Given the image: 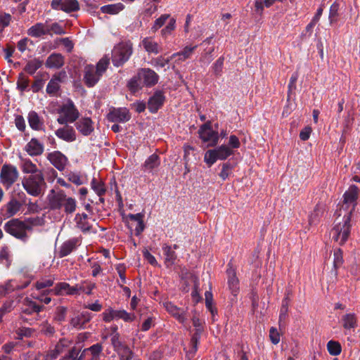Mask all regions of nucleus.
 Masks as SVG:
<instances>
[{
  "mask_svg": "<svg viewBox=\"0 0 360 360\" xmlns=\"http://www.w3.org/2000/svg\"><path fill=\"white\" fill-rule=\"evenodd\" d=\"M115 352H117L120 360H131L134 356V352L127 345H124L115 350Z\"/></svg>",
  "mask_w": 360,
  "mask_h": 360,
  "instance_id": "obj_39",
  "label": "nucleus"
},
{
  "mask_svg": "<svg viewBox=\"0 0 360 360\" xmlns=\"http://www.w3.org/2000/svg\"><path fill=\"white\" fill-rule=\"evenodd\" d=\"M110 60L108 57H103L96 64L87 65L84 69V82L88 87H93L99 81L103 74L109 65Z\"/></svg>",
  "mask_w": 360,
  "mask_h": 360,
  "instance_id": "obj_4",
  "label": "nucleus"
},
{
  "mask_svg": "<svg viewBox=\"0 0 360 360\" xmlns=\"http://www.w3.org/2000/svg\"><path fill=\"white\" fill-rule=\"evenodd\" d=\"M27 120L30 127L32 129L39 131L43 129V120L39 116V115L35 111H31L29 112L27 116Z\"/></svg>",
  "mask_w": 360,
  "mask_h": 360,
  "instance_id": "obj_30",
  "label": "nucleus"
},
{
  "mask_svg": "<svg viewBox=\"0 0 360 360\" xmlns=\"http://www.w3.org/2000/svg\"><path fill=\"white\" fill-rule=\"evenodd\" d=\"M269 338L271 342L274 345H277L280 342V334L277 329L272 327L269 331Z\"/></svg>",
  "mask_w": 360,
  "mask_h": 360,
  "instance_id": "obj_64",
  "label": "nucleus"
},
{
  "mask_svg": "<svg viewBox=\"0 0 360 360\" xmlns=\"http://www.w3.org/2000/svg\"><path fill=\"white\" fill-rule=\"evenodd\" d=\"M334 226L330 231L333 240L342 245L348 240L351 231V216L349 212L340 208L336 212Z\"/></svg>",
  "mask_w": 360,
  "mask_h": 360,
  "instance_id": "obj_1",
  "label": "nucleus"
},
{
  "mask_svg": "<svg viewBox=\"0 0 360 360\" xmlns=\"http://www.w3.org/2000/svg\"><path fill=\"white\" fill-rule=\"evenodd\" d=\"M22 311L26 314L39 313L44 309L43 305L37 304L35 302L29 298H25L22 302Z\"/></svg>",
  "mask_w": 360,
  "mask_h": 360,
  "instance_id": "obj_26",
  "label": "nucleus"
},
{
  "mask_svg": "<svg viewBox=\"0 0 360 360\" xmlns=\"http://www.w3.org/2000/svg\"><path fill=\"white\" fill-rule=\"evenodd\" d=\"M47 159L60 171L64 170L68 164V158L60 151H53L49 153Z\"/></svg>",
  "mask_w": 360,
  "mask_h": 360,
  "instance_id": "obj_17",
  "label": "nucleus"
},
{
  "mask_svg": "<svg viewBox=\"0 0 360 360\" xmlns=\"http://www.w3.org/2000/svg\"><path fill=\"white\" fill-rule=\"evenodd\" d=\"M42 62L38 59L30 60L25 65L24 70L30 75H33L41 66Z\"/></svg>",
  "mask_w": 360,
  "mask_h": 360,
  "instance_id": "obj_43",
  "label": "nucleus"
},
{
  "mask_svg": "<svg viewBox=\"0 0 360 360\" xmlns=\"http://www.w3.org/2000/svg\"><path fill=\"white\" fill-rule=\"evenodd\" d=\"M66 77L67 75L65 71H61L55 74L48 83L46 86V93L49 95H55L60 88L59 83L63 82Z\"/></svg>",
  "mask_w": 360,
  "mask_h": 360,
  "instance_id": "obj_19",
  "label": "nucleus"
},
{
  "mask_svg": "<svg viewBox=\"0 0 360 360\" xmlns=\"http://www.w3.org/2000/svg\"><path fill=\"white\" fill-rule=\"evenodd\" d=\"M169 14H163L160 18L155 20L153 29L156 31L159 28H160L166 22V20L169 18Z\"/></svg>",
  "mask_w": 360,
  "mask_h": 360,
  "instance_id": "obj_58",
  "label": "nucleus"
},
{
  "mask_svg": "<svg viewBox=\"0 0 360 360\" xmlns=\"http://www.w3.org/2000/svg\"><path fill=\"white\" fill-rule=\"evenodd\" d=\"M196 47H197L196 46H193V47L186 46L183 49V51L172 54L171 56V58H174L176 56H178L179 60L184 61L191 57V54L193 53V51L195 49Z\"/></svg>",
  "mask_w": 360,
  "mask_h": 360,
  "instance_id": "obj_41",
  "label": "nucleus"
},
{
  "mask_svg": "<svg viewBox=\"0 0 360 360\" xmlns=\"http://www.w3.org/2000/svg\"><path fill=\"white\" fill-rule=\"evenodd\" d=\"M49 34V25L46 23H36L27 30V34L32 37H41Z\"/></svg>",
  "mask_w": 360,
  "mask_h": 360,
  "instance_id": "obj_24",
  "label": "nucleus"
},
{
  "mask_svg": "<svg viewBox=\"0 0 360 360\" xmlns=\"http://www.w3.org/2000/svg\"><path fill=\"white\" fill-rule=\"evenodd\" d=\"M68 309L63 306H59L56 309V314L54 319L58 322H63L65 321Z\"/></svg>",
  "mask_w": 360,
  "mask_h": 360,
  "instance_id": "obj_49",
  "label": "nucleus"
},
{
  "mask_svg": "<svg viewBox=\"0 0 360 360\" xmlns=\"http://www.w3.org/2000/svg\"><path fill=\"white\" fill-rule=\"evenodd\" d=\"M0 263L6 268L11 264V253L8 247H3L0 250Z\"/></svg>",
  "mask_w": 360,
  "mask_h": 360,
  "instance_id": "obj_40",
  "label": "nucleus"
},
{
  "mask_svg": "<svg viewBox=\"0 0 360 360\" xmlns=\"http://www.w3.org/2000/svg\"><path fill=\"white\" fill-rule=\"evenodd\" d=\"M193 325L196 328L194 334L193 335L191 339V349L186 353V357L188 359H191L194 357L197 350L198 345L199 343V340L200 338V335L202 331L201 328V323L198 318L193 316L192 319Z\"/></svg>",
  "mask_w": 360,
  "mask_h": 360,
  "instance_id": "obj_12",
  "label": "nucleus"
},
{
  "mask_svg": "<svg viewBox=\"0 0 360 360\" xmlns=\"http://www.w3.org/2000/svg\"><path fill=\"white\" fill-rule=\"evenodd\" d=\"M41 332L48 336H51L55 333V328L48 322H44L41 324Z\"/></svg>",
  "mask_w": 360,
  "mask_h": 360,
  "instance_id": "obj_60",
  "label": "nucleus"
},
{
  "mask_svg": "<svg viewBox=\"0 0 360 360\" xmlns=\"http://www.w3.org/2000/svg\"><path fill=\"white\" fill-rule=\"evenodd\" d=\"M115 319H120V310L108 308L103 313V320L105 322H110Z\"/></svg>",
  "mask_w": 360,
  "mask_h": 360,
  "instance_id": "obj_44",
  "label": "nucleus"
},
{
  "mask_svg": "<svg viewBox=\"0 0 360 360\" xmlns=\"http://www.w3.org/2000/svg\"><path fill=\"white\" fill-rule=\"evenodd\" d=\"M163 305L165 309L179 322L184 323L186 321V313L184 309L177 307L170 302H164Z\"/></svg>",
  "mask_w": 360,
  "mask_h": 360,
  "instance_id": "obj_20",
  "label": "nucleus"
},
{
  "mask_svg": "<svg viewBox=\"0 0 360 360\" xmlns=\"http://www.w3.org/2000/svg\"><path fill=\"white\" fill-rule=\"evenodd\" d=\"M110 341L115 351L124 345L120 340V334H115V335L110 336Z\"/></svg>",
  "mask_w": 360,
  "mask_h": 360,
  "instance_id": "obj_61",
  "label": "nucleus"
},
{
  "mask_svg": "<svg viewBox=\"0 0 360 360\" xmlns=\"http://www.w3.org/2000/svg\"><path fill=\"white\" fill-rule=\"evenodd\" d=\"M205 296L206 307L210 310L212 315H214V313L217 312V309L213 307V297L212 292L210 291H206Z\"/></svg>",
  "mask_w": 360,
  "mask_h": 360,
  "instance_id": "obj_51",
  "label": "nucleus"
},
{
  "mask_svg": "<svg viewBox=\"0 0 360 360\" xmlns=\"http://www.w3.org/2000/svg\"><path fill=\"white\" fill-rule=\"evenodd\" d=\"M22 185L29 195L34 197L39 196L43 193L46 186L42 172L24 177L22 180Z\"/></svg>",
  "mask_w": 360,
  "mask_h": 360,
  "instance_id": "obj_5",
  "label": "nucleus"
},
{
  "mask_svg": "<svg viewBox=\"0 0 360 360\" xmlns=\"http://www.w3.org/2000/svg\"><path fill=\"white\" fill-rule=\"evenodd\" d=\"M142 46L148 53L158 54L160 46L152 37H146L142 40Z\"/></svg>",
  "mask_w": 360,
  "mask_h": 360,
  "instance_id": "obj_32",
  "label": "nucleus"
},
{
  "mask_svg": "<svg viewBox=\"0 0 360 360\" xmlns=\"http://www.w3.org/2000/svg\"><path fill=\"white\" fill-rule=\"evenodd\" d=\"M132 53V45L129 43H120L114 47L112 51V61L115 66L119 67L128 60Z\"/></svg>",
  "mask_w": 360,
  "mask_h": 360,
  "instance_id": "obj_7",
  "label": "nucleus"
},
{
  "mask_svg": "<svg viewBox=\"0 0 360 360\" xmlns=\"http://www.w3.org/2000/svg\"><path fill=\"white\" fill-rule=\"evenodd\" d=\"M124 6L122 3H117L114 4H109L103 6L101 8V11L103 13H107L110 15H116L120 11L124 10Z\"/></svg>",
  "mask_w": 360,
  "mask_h": 360,
  "instance_id": "obj_36",
  "label": "nucleus"
},
{
  "mask_svg": "<svg viewBox=\"0 0 360 360\" xmlns=\"http://www.w3.org/2000/svg\"><path fill=\"white\" fill-rule=\"evenodd\" d=\"M51 5L53 9L60 10L65 13L79 10V4L77 0H52Z\"/></svg>",
  "mask_w": 360,
  "mask_h": 360,
  "instance_id": "obj_14",
  "label": "nucleus"
},
{
  "mask_svg": "<svg viewBox=\"0 0 360 360\" xmlns=\"http://www.w3.org/2000/svg\"><path fill=\"white\" fill-rule=\"evenodd\" d=\"M56 34H65V30L60 25L58 22H54L51 25L49 26V35H52V33Z\"/></svg>",
  "mask_w": 360,
  "mask_h": 360,
  "instance_id": "obj_56",
  "label": "nucleus"
},
{
  "mask_svg": "<svg viewBox=\"0 0 360 360\" xmlns=\"http://www.w3.org/2000/svg\"><path fill=\"white\" fill-rule=\"evenodd\" d=\"M95 220L91 219L86 214H77L75 217V222L76 227L81 230L83 233L94 232L96 233V230L94 229L92 222Z\"/></svg>",
  "mask_w": 360,
  "mask_h": 360,
  "instance_id": "obj_15",
  "label": "nucleus"
},
{
  "mask_svg": "<svg viewBox=\"0 0 360 360\" xmlns=\"http://www.w3.org/2000/svg\"><path fill=\"white\" fill-rule=\"evenodd\" d=\"M78 241V239L72 238L63 243L58 252L59 257H64L70 254L76 248Z\"/></svg>",
  "mask_w": 360,
  "mask_h": 360,
  "instance_id": "obj_28",
  "label": "nucleus"
},
{
  "mask_svg": "<svg viewBox=\"0 0 360 360\" xmlns=\"http://www.w3.org/2000/svg\"><path fill=\"white\" fill-rule=\"evenodd\" d=\"M359 191V188L356 186L352 185L343 195V205L340 208L345 209L347 212L350 213V215H352V213L354 210L355 206L356 205Z\"/></svg>",
  "mask_w": 360,
  "mask_h": 360,
  "instance_id": "obj_10",
  "label": "nucleus"
},
{
  "mask_svg": "<svg viewBox=\"0 0 360 360\" xmlns=\"http://www.w3.org/2000/svg\"><path fill=\"white\" fill-rule=\"evenodd\" d=\"M339 9H340V4L337 2V1H335L330 6V8L328 18H329L330 24H333V22H337L338 17L339 15V14H338Z\"/></svg>",
  "mask_w": 360,
  "mask_h": 360,
  "instance_id": "obj_45",
  "label": "nucleus"
},
{
  "mask_svg": "<svg viewBox=\"0 0 360 360\" xmlns=\"http://www.w3.org/2000/svg\"><path fill=\"white\" fill-rule=\"evenodd\" d=\"M25 150L30 156H38L43 153L44 147L42 143H41L37 139L32 138L25 145Z\"/></svg>",
  "mask_w": 360,
  "mask_h": 360,
  "instance_id": "obj_22",
  "label": "nucleus"
},
{
  "mask_svg": "<svg viewBox=\"0 0 360 360\" xmlns=\"http://www.w3.org/2000/svg\"><path fill=\"white\" fill-rule=\"evenodd\" d=\"M37 219L30 218L25 221L19 219H12L8 221L4 225V230L6 233L17 239L26 242L28 239L27 231H32V225L37 224Z\"/></svg>",
  "mask_w": 360,
  "mask_h": 360,
  "instance_id": "obj_2",
  "label": "nucleus"
},
{
  "mask_svg": "<svg viewBox=\"0 0 360 360\" xmlns=\"http://www.w3.org/2000/svg\"><path fill=\"white\" fill-rule=\"evenodd\" d=\"M55 134L58 138L66 142H73L77 139L76 131L72 127L67 124L64 127L58 129Z\"/></svg>",
  "mask_w": 360,
  "mask_h": 360,
  "instance_id": "obj_21",
  "label": "nucleus"
},
{
  "mask_svg": "<svg viewBox=\"0 0 360 360\" xmlns=\"http://www.w3.org/2000/svg\"><path fill=\"white\" fill-rule=\"evenodd\" d=\"M165 96L162 91H156L148 102V108L151 112H155L162 105Z\"/></svg>",
  "mask_w": 360,
  "mask_h": 360,
  "instance_id": "obj_25",
  "label": "nucleus"
},
{
  "mask_svg": "<svg viewBox=\"0 0 360 360\" xmlns=\"http://www.w3.org/2000/svg\"><path fill=\"white\" fill-rule=\"evenodd\" d=\"M22 204L18 202L16 199H11L6 204V217H11L14 216L19 210Z\"/></svg>",
  "mask_w": 360,
  "mask_h": 360,
  "instance_id": "obj_37",
  "label": "nucleus"
},
{
  "mask_svg": "<svg viewBox=\"0 0 360 360\" xmlns=\"http://www.w3.org/2000/svg\"><path fill=\"white\" fill-rule=\"evenodd\" d=\"M72 345V341L69 340L68 339L63 338L59 340V342L56 344L55 347L57 349V350L62 354L70 347Z\"/></svg>",
  "mask_w": 360,
  "mask_h": 360,
  "instance_id": "obj_53",
  "label": "nucleus"
},
{
  "mask_svg": "<svg viewBox=\"0 0 360 360\" xmlns=\"http://www.w3.org/2000/svg\"><path fill=\"white\" fill-rule=\"evenodd\" d=\"M53 285V280L44 279L36 282L35 287L37 290H41L47 287H51Z\"/></svg>",
  "mask_w": 360,
  "mask_h": 360,
  "instance_id": "obj_59",
  "label": "nucleus"
},
{
  "mask_svg": "<svg viewBox=\"0 0 360 360\" xmlns=\"http://www.w3.org/2000/svg\"><path fill=\"white\" fill-rule=\"evenodd\" d=\"M49 206L51 210L64 208L66 214H72L76 210L77 202L72 197H68L64 191L52 189L47 195Z\"/></svg>",
  "mask_w": 360,
  "mask_h": 360,
  "instance_id": "obj_3",
  "label": "nucleus"
},
{
  "mask_svg": "<svg viewBox=\"0 0 360 360\" xmlns=\"http://www.w3.org/2000/svg\"><path fill=\"white\" fill-rule=\"evenodd\" d=\"M233 154L232 150L226 145H222L216 149L208 150L204 156V160L206 164L210 167L217 160H226L228 157Z\"/></svg>",
  "mask_w": 360,
  "mask_h": 360,
  "instance_id": "obj_8",
  "label": "nucleus"
},
{
  "mask_svg": "<svg viewBox=\"0 0 360 360\" xmlns=\"http://www.w3.org/2000/svg\"><path fill=\"white\" fill-rule=\"evenodd\" d=\"M88 321L89 319H84L83 315H78L71 319L70 324L74 328H82Z\"/></svg>",
  "mask_w": 360,
  "mask_h": 360,
  "instance_id": "obj_48",
  "label": "nucleus"
},
{
  "mask_svg": "<svg viewBox=\"0 0 360 360\" xmlns=\"http://www.w3.org/2000/svg\"><path fill=\"white\" fill-rule=\"evenodd\" d=\"M342 326L345 329L349 330L357 326L356 316L355 314L349 313L342 318Z\"/></svg>",
  "mask_w": 360,
  "mask_h": 360,
  "instance_id": "obj_35",
  "label": "nucleus"
},
{
  "mask_svg": "<svg viewBox=\"0 0 360 360\" xmlns=\"http://www.w3.org/2000/svg\"><path fill=\"white\" fill-rule=\"evenodd\" d=\"M198 132L202 141L204 143H207V146H214L217 144L219 140L218 132L212 130L210 123L201 126Z\"/></svg>",
  "mask_w": 360,
  "mask_h": 360,
  "instance_id": "obj_13",
  "label": "nucleus"
},
{
  "mask_svg": "<svg viewBox=\"0 0 360 360\" xmlns=\"http://www.w3.org/2000/svg\"><path fill=\"white\" fill-rule=\"evenodd\" d=\"M14 281H10L8 283H6L4 286L6 287L7 292L9 293L15 290H19L26 288L29 285V282H27L23 285H14L13 283Z\"/></svg>",
  "mask_w": 360,
  "mask_h": 360,
  "instance_id": "obj_57",
  "label": "nucleus"
},
{
  "mask_svg": "<svg viewBox=\"0 0 360 360\" xmlns=\"http://www.w3.org/2000/svg\"><path fill=\"white\" fill-rule=\"evenodd\" d=\"M298 79V75L297 73L292 75L290 79V82L288 84V99L290 98V96L292 94V91L296 89V82Z\"/></svg>",
  "mask_w": 360,
  "mask_h": 360,
  "instance_id": "obj_63",
  "label": "nucleus"
},
{
  "mask_svg": "<svg viewBox=\"0 0 360 360\" xmlns=\"http://www.w3.org/2000/svg\"><path fill=\"white\" fill-rule=\"evenodd\" d=\"M327 349L330 355L337 356L342 352V347L338 341L330 340L327 343Z\"/></svg>",
  "mask_w": 360,
  "mask_h": 360,
  "instance_id": "obj_42",
  "label": "nucleus"
},
{
  "mask_svg": "<svg viewBox=\"0 0 360 360\" xmlns=\"http://www.w3.org/2000/svg\"><path fill=\"white\" fill-rule=\"evenodd\" d=\"M137 73L139 79L143 80V84L147 86H154L158 82V75L150 68H141Z\"/></svg>",
  "mask_w": 360,
  "mask_h": 360,
  "instance_id": "obj_16",
  "label": "nucleus"
},
{
  "mask_svg": "<svg viewBox=\"0 0 360 360\" xmlns=\"http://www.w3.org/2000/svg\"><path fill=\"white\" fill-rule=\"evenodd\" d=\"M173 58L171 56L168 58H165L163 56H159L153 60V64L156 67L163 68L167 65Z\"/></svg>",
  "mask_w": 360,
  "mask_h": 360,
  "instance_id": "obj_62",
  "label": "nucleus"
},
{
  "mask_svg": "<svg viewBox=\"0 0 360 360\" xmlns=\"http://www.w3.org/2000/svg\"><path fill=\"white\" fill-rule=\"evenodd\" d=\"M91 188L98 196H102L106 191L103 183L97 181L95 179H93L91 181Z\"/></svg>",
  "mask_w": 360,
  "mask_h": 360,
  "instance_id": "obj_50",
  "label": "nucleus"
},
{
  "mask_svg": "<svg viewBox=\"0 0 360 360\" xmlns=\"http://www.w3.org/2000/svg\"><path fill=\"white\" fill-rule=\"evenodd\" d=\"M19 158L21 160L20 168L23 173L36 174L39 172H41L31 160L28 158H23L21 156Z\"/></svg>",
  "mask_w": 360,
  "mask_h": 360,
  "instance_id": "obj_31",
  "label": "nucleus"
},
{
  "mask_svg": "<svg viewBox=\"0 0 360 360\" xmlns=\"http://www.w3.org/2000/svg\"><path fill=\"white\" fill-rule=\"evenodd\" d=\"M163 254L165 256V264L167 267L172 266L176 259V255L174 250H172V247L167 244L162 245Z\"/></svg>",
  "mask_w": 360,
  "mask_h": 360,
  "instance_id": "obj_33",
  "label": "nucleus"
},
{
  "mask_svg": "<svg viewBox=\"0 0 360 360\" xmlns=\"http://www.w3.org/2000/svg\"><path fill=\"white\" fill-rule=\"evenodd\" d=\"M141 80L139 79L138 74L129 80L127 86L131 92L136 93L141 89Z\"/></svg>",
  "mask_w": 360,
  "mask_h": 360,
  "instance_id": "obj_47",
  "label": "nucleus"
},
{
  "mask_svg": "<svg viewBox=\"0 0 360 360\" xmlns=\"http://www.w3.org/2000/svg\"><path fill=\"white\" fill-rule=\"evenodd\" d=\"M176 20L174 18H171L168 25L162 30V35L166 37L167 35L170 34L175 29Z\"/></svg>",
  "mask_w": 360,
  "mask_h": 360,
  "instance_id": "obj_55",
  "label": "nucleus"
},
{
  "mask_svg": "<svg viewBox=\"0 0 360 360\" xmlns=\"http://www.w3.org/2000/svg\"><path fill=\"white\" fill-rule=\"evenodd\" d=\"M333 264L335 268L340 267L343 263L342 252L340 249H337L334 252Z\"/></svg>",
  "mask_w": 360,
  "mask_h": 360,
  "instance_id": "obj_54",
  "label": "nucleus"
},
{
  "mask_svg": "<svg viewBox=\"0 0 360 360\" xmlns=\"http://www.w3.org/2000/svg\"><path fill=\"white\" fill-rule=\"evenodd\" d=\"M19 172L16 167L5 164L2 166L0 172L1 184L6 188H9L18 179Z\"/></svg>",
  "mask_w": 360,
  "mask_h": 360,
  "instance_id": "obj_9",
  "label": "nucleus"
},
{
  "mask_svg": "<svg viewBox=\"0 0 360 360\" xmlns=\"http://www.w3.org/2000/svg\"><path fill=\"white\" fill-rule=\"evenodd\" d=\"M77 129L84 136H89L94 131L93 122L89 117H82L76 123Z\"/></svg>",
  "mask_w": 360,
  "mask_h": 360,
  "instance_id": "obj_23",
  "label": "nucleus"
},
{
  "mask_svg": "<svg viewBox=\"0 0 360 360\" xmlns=\"http://www.w3.org/2000/svg\"><path fill=\"white\" fill-rule=\"evenodd\" d=\"M29 85V79L27 76H25L23 73L19 74L18 82H17V86L18 88L23 91L26 89V88Z\"/></svg>",
  "mask_w": 360,
  "mask_h": 360,
  "instance_id": "obj_52",
  "label": "nucleus"
},
{
  "mask_svg": "<svg viewBox=\"0 0 360 360\" xmlns=\"http://www.w3.org/2000/svg\"><path fill=\"white\" fill-rule=\"evenodd\" d=\"M160 165L159 156L156 154H153L146 159L143 164V167L146 170L152 171L153 169L159 167Z\"/></svg>",
  "mask_w": 360,
  "mask_h": 360,
  "instance_id": "obj_38",
  "label": "nucleus"
},
{
  "mask_svg": "<svg viewBox=\"0 0 360 360\" xmlns=\"http://www.w3.org/2000/svg\"><path fill=\"white\" fill-rule=\"evenodd\" d=\"M59 116L57 122L60 124L75 122L79 116L78 110L75 108L72 101H69L63 104L58 110Z\"/></svg>",
  "mask_w": 360,
  "mask_h": 360,
  "instance_id": "obj_6",
  "label": "nucleus"
},
{
  "mask_svg": "<svg viewBox=\"0 0 360 360\" xmlns=\"http://www.w3.org/2000/svg\"><path fill=\"white\" fill-rule=\"evenodd\" d=\"M228 284L231 293L236 295L239 290V281L236 276V271L230 268L227 270Z\"/></svg>",
  "mask_w": 360,
  "mask_h": 360,
  "instance_id": "obj_27",
  "label": "nucleus"
},
{
  "mask_svg": "<svg viewBox=\"0 0 360 360\" xmlns=\"http://www.w3.org/2000/svg\"><path fill=\"white\" fill-rule=\"evenodd\" d=\"M12 20V17L10 14L6 13H0V33L2 32L4 29L8 27Z\"/></svg>",
  "mask_w": 360,
  "mask_h": 360,
  "instance_id": "obj_46",
  "label": "nucleus"
},
{
  "mask_svg": "<svg viewBox=\"0 0 360 360\" xmlns=\"http://www.w3.org/2000/svg\"><path fill=\"white\" fill-rule=\"evenodd\" d=\"M108 120L113 122H124L130 120L131 115L127 108H114L108 114Z\"/></svg>",
  "mask_w": 360,
  "mask_h": 360,
  "instance_id": "obj_18",
  "label": "nucleus"
},
{
  "mask_svg": "<svg viewBox=\"0 0 360 360\" xmlns=\"http://www.w3.org/2000/svg\"><path fill=\"white\" fill-rule=\"evenodd\" d=\"M79 290H84V285L77 284L71 286L68 283L60 282L58 283L53 289L49 290V292H52L58 296L75 295H79Z\"/></svg>",
  "mask_w": 360,
  "mask_h": 360,
  "instance_id": "obj_11",
  "label": "nucleus"
},
{
  "mask_svg": "<svg viewBox=\"0 0 360 360\" xmlns=\"http://www.w3.org/2000/svg\"><path fill=\"white\" fill-rule=\"evenodd\" d=\"M64 65V57L60 53H52L46 61V66L49 68H60Z\"/></svg>",
  "mask_w": 360,
  "mask_h": 360,
  "instance_id": "obj_29",
  "label": "nucleus"
},
{
  "mask_svg": "<svg viewBox=\"0 0 360 360\" xmlns=\"http://www.w3.org/2000/svg\"><path fill=\"white\" fill-rule=\"evenodd\" d=\"M128 218L136 222V226L135 227V234L139 236L141 233L144 230L145 225L143 223V214L141 213H138L136 214H129L128 215Z\"/></svg>",
  "mask_w": 360,
  "mask_h": 360,
  "instance_id": "obj_34",
  "label": "nucleus"
}]
</instances>
